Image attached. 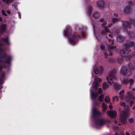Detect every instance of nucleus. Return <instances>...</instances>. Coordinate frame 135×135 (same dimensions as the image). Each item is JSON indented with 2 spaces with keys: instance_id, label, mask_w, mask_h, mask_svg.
Listing matches in <instances>:
<instances>
[{
  "instance_id": "25",
  "label": "nucleus",
  "mask_w": 135,
  "mask_h": 135,
  "mask_svg": "<svg viewBox=\"0 0 135 135\" xmlns=\"http://www.w3.org/2000/svg\"><path fill=\"white\" fill-rule=\"evenodd\" d=\"M128 81L130 84H132L133 82V81L132 79H130Z\"/></svg>"
},
{
  "instance_id": "30",
  "label": "nucleus",
  "mask_w": 135,
  "mask_h": 135,
  "mask_svg": "<svg viewBox=\"0 0 135 135\" xmlns=\"http://www.w3.org/2000/svg\"><path fill=\"white\" fill-rule=\"evenodd\" d=\"M105 33L108 32L109 30L108 29L106 28H105Z\"/></svg>"
},
{
  "instance_id": "8",
  "label": "nucleus",
  "mask_w": 135,
  "mask_h": 135,
  "mask_svg": "<svg viewBox=\"0 0 135 135\" xmlns=\"http://www.w3.org/2000/svg\"><path fill=\"white\" fill-rule=\"evenodd\" d=\"M100 113L96 108H94L92 109V114L93 116L100 115Z\"/></svg>"
},
{
  "instance_id": "47",
  "label": "nucleus",
  "mask_w": 135,
  "mask_h": 135,
  "mask_svg": "<svg viewBox=\"0 0 135 135\" xmlns=\"http://www.w3.org/2000/svg\"><path fill=\"white\" fill-rule=\"evenodd\" d=\"M130 103L131 104H132L133 103V102L132 101H131L130 102Z\"/></svg>"
},
{
  "instance_id": "48",
  "label": "nucleus",
  "mask_w": 135,
  "mask_h": 135,
  "mask_svg": "<svg viewBox=\"0 0 135 135\" xmlns=\"http://www.w3.org/2000/svg\"><path fill=\"white\" fill-rule=\"evenodd\" d=\"M2 18L1 17H0V21H2Z\"/></svg>"
},
{
  "instance_id": "35",
  "label": "nucleus",
  "mask_w": 135,
  "mask_h": 135,
  "mask_svg": "<svg viewBox=\"0 0 135 135\" xmlns=\"http://www.w3.org/2000/svg\"><path fill=\"white\" fill-rule=\"evenodd\" d=\"M2 80L1 78L0 79V83H2Z\"/></svg>"
},
{
  "instance_id": "34",
  "label": "nucleus",
  "mask_w": 135,
  "mask_h": 135,
  "mask_svg": "<svg viewBox=\"0 0 135 135\" xmlns=\"http://www.w3.org/2000/svg\"><path fill=\"white\" fill-rule=\"evenodd\" d=\"M109 107L110 109H112V107L111 105H110L109 106Z\"/></svg>"
},
{
  "instance_id": "32",
  "label": "nucleus",
  "mask_w": 135,
  "mask_h": 135,
  "mask_svg": "<svg viewBox=\"0 0 135 135\" xmlns=\"http://www.w3.org/2000/svg\"><path fill=\"white\" fill-rule=\"evenodd\" d=\"M121 105L122 106H124L125 105V103H121Z\"/></svg>"
},
{
  "instance_id": "4",
  "label": "nucleus",
  "mask_w": 135,
  "mask_h": 135,
  "mask_svg": "<svg viewBox=\"0 0 135 135\" xmlns=\"http://www.w3.org/2000/svg\"><path fill=\"white\" fill-rule=\"evenodd\" d=\"M102 89L100 88L99 89L98 92L97 94L94 93L92 91H91V99H93L96 98L99 94L102 93Z\"/></svg>"
},
{
  "instance_id": "31",
  "label": "nucleus",
  "mask_w": 135,
  "mask_h": 135,
  "mask_svg": "<svg viewBox=\"0 0 135 135\" xmlns=\"http://www.w3.org/2000/svg\"><path fill=\"white\" fill-rule=\"evenodd\" d=\"M107 22H104L103 24L104 26H105L107 24Z\"/></svg>"
},
{
  "instance_id": "14",
  "label": "nucleus",
  "mask_w": 135,
  "mask_h": 135,
  "mask_svg": "<svg viewBox=\"0 0 135 135\" xmlns=\"http://www.w3.org/2000/svg\"><path fill=\"white\" fill-rule=\"evenodd\" d=\"M2 41H4L6 42L7 44H9V42L8 40V38L7 37L5 39H3L2 40Z\"/></svg>"
},
{
  "instance_id": "6",
  "label": "nucleus",
  "mask_w": 135,
  "mask_h": 135,
  "mask_svg": "<svg viewBox=\"0 0 135 135\" xmlns=\"http://www.w3.org/2000/svg\"><path fill=\"white\" fill-rule=\"evenodd\" d=\"M121 74L122 75H129L130 74H129V71L128 70H127L126 68H122L121 71Z\"/></svg>"
},
{
  "instance_id": "44",
  "label": "nucleus",
  "mask_w": 135,
  "mask_h": 135,
  "mask_svg": "<svg viewBox=\"0 0 135 135\" xmlns=\"http://www.w3.org/2000/svg\"><path fill=\"white\" fill-rule=\"evenodd\" d=\"M118 61L119 62H121V61H120L119 59L118 60Z\"/></svg>"
},
{
  "instance_id": "37",
  "label": "nucleus",
  "mask_w": 135,
  "mask_h": 135,
  "mask_svg": "<svg viewBox=\"0 0 135 135\" xmlns=\"http://www.w3.org/2000/svg\"><path fill=\"white\" fill-rule=\"evenodd\" d=\"M94 23H95V22H93H93H92V24L93 25V27H94Z\"/></svg>"
},
{
  "instance_id": "9",
  "label": "nucleus",
  "mask_w": 135,
  "mask_h": 135,
  "mask_svg": "<svg viewBox=\"0 0 135 135\" xmlns=\"http://www.w3.org/2000/svg\"><path fill=\"white\" fill-rule=\"evenodd\" d=\"M104 2L103 1H99L98 3L99 6L102 7L104 6Z\"/></svg>"
},
{
  "instance_id": "28",
  "label": "nucleus",
  "mask_w": 135,
  "mask_h": 135,
  "mask_svg": "<svg viewBox=\"0 0 135 135\" xmlns=\"http://www.w3.org/2000/svg\"><path fill=\"white\" fill-rule=\"evenodd\" d=\"M2 13L3 15H4L5 16L7 15V14L5 13L4 11L3 10L2 11Z\"/></svg>"
},
{
  "instance_id": "41",
  "label": "nucleus",
  "mask_w": 135,
  "mask_h": 135,
  "mask_svg": "<svg viewBox=\"0 0 135 135\" xmlns=\"http://www.w3.org/2000/svg\"><path fill=\"white\" fill-rule=\"evenodd\" d=\"M4 73H3L2 74V77H3L4 76Z\"/></svg>"
},
{
  "instance_id": "1",
  "label": "nucleus",
  "mask_w": 135,
  "mask_h": 135,
  "mask_svg": "<svg viewBox=\"0 0 135 135\" xmlns=\"http://www.w3.org/2000/svg\"><path fill=\"white\" fill-rule=\"evenodd\" d=\"M129 108H128L127 110L124 109L121 111L120 113L119 118L121 121L124 123L126 121V118L129 113Z\"/></svg>"
},
{
  "instance_id": "20",
  "label": "nucleus",
  "mask_w": 135,
  "mask_h": 135,
  "mask_svg": "<svg viewBox=\"0 0 135 135\" xmlns=\"http://www.w3.org/2000/svg\"><path fill=\"white\" fill-rule=\"evenodd\" d=\"M103 111H105L107 108V106L104 103H103Z\"/></svg>"
},
{
  "instance_id": "57",
  "label": "nucleus",
  "mask_w": 135,
  "mask_h": 135,
  "mask_svg": "<svg viewBox=\"0 0 135 135\" xmlns=\"http://www.w3.org/2000/svg\"><path fill=\"white\" fill-rule=\"evenodd\" d=\"M131 68L132 69H134V68Z\"/></svg>"
},
{
  "instance_id": "45",
  "label": "nucleus",
  "mask_w": 135,
  "mask_h": 135,
  "mask_svg": "<svg viewBox=\"0 0 135 135\" xmlns=\"http://www.w3.org/2000/svg\"><path fill=\"white\" fill-rule=\"evenodd\" d=\"M131 99H133V97L132 96H131L130 97Z\"/></svg>"
},
{
  "instance_id": "23",
  "label": "nucleus",
  "mask_w": 135,
  "mask_h": 135,
  "mask_svg": "<svg viewBox=\"0 0 135 135\" xmlns=\"http://www.w3.org/2000/svg\"><path fill=\"white\" fill-rule=\"evenodd\" d=\"M124 93V91L123 90L121 91L119 93V94L121 96V98H123V94Z\"/></svg>"
},
{
  "instance_id": "49",
  "label": "nucleus",
  "mask_w": 135,
  "mask_h": 135,
  "mask_svg": "<svg viewBox=\"0 0 135 135\" xmlns=\"http://www.w3.org/2000/svg\"><path fill=\"white\" fill-rule=\"evenodd\" d=\"M133 109H135V106L134 107H133Z\"/></svg>"
},
{
  "instance_id": "5",
  "label": "nucleus",
  "mask_w": 135,
  "mask_h": 135,
  "mask_svg": "<svg viewBox=\"0 0 135 135\" xmlns=\"http://www.w3.org/2000/svg\"><path fill=\"white\" fill-rule=\"evenodd\" d=\"M103 70V69L102 66H97L96 68H95L94 70L95 73L97 74L102 72Z\"/></svg>"
},
{
  "instance_id": "17",
  "label": "nucleus",
  "mask_w": 135,
  "mask_h": 135,
  "mask_svg": "<svg viewBox=\"0 0 135 135\" xmlns=\"http://www.w3.org/2000/svg\"><path fill=\"white\" fill-rule=\"evenodd\" d=\"M110 98L108 96H107L105 97V100L106 102L109 103L110 102Z\"/></svg>"
},
{
  "instance_id": "43",
  "label": "nucleus",
  "mask_w": 135,
  "mask_h": 135,
  "mask_svg": "<svg viewBox=\"0 0 135 135\" xmlns=\"http://www.w3.org/2000/svg\"><path fill=\"white\" fill-rule=\"evenodd\" d=\"M2 68V66L0 65V70H1Z\"/></svg>"
},
{
  "instance_id": "7",
  "label": "nucleus",
  "mask_w": 135,
  "mask_h": 135,
  "mask_svg": "<svg viewBox=\"0 0 135 135\" xmlns=\"http://www.w3.org/2000/svg\"><path fill=\"white\" fill-rule=\"evenodd\" d=\"M108 114L109 117L111 118H113L115 117L117 115V113L115 111H111L107 112Z\"/></svg>"
},
{
  "instance_id": "55",
  "label": "nucleus",
  "mask_w": 135,
  "mask_h": 135,
  "mask_svg": "<svg viewBox=\"0 0 135 135\" xmlns=\"http://www.w3.org/2000/svg\"><path fill=\"white\" fill-rule=\"evenodd\" d=\"M107 57H106V56H105V57L106 58H107Z\"/></svg>"
},
{
  "instance_id": "58",
  "label": "nucleus",
  "mask_w": 135,
  "mask_h": 135,
  "mask_svg": "<svg viewBox=\"0 0 135 135\" xmlns=\"http://www.w3.org/2000/svg\"><path fill=\"white\" fill-rule=\"evenodd\" d=\"M135 135V134H134V135Z\"/></svg>"
},
{
  "instance_id": "50",
  "label": "nucleus",
  "mask_w": 135,
  "mask_h": 135,
  "mask_svg": "<svg viewBox=\"0 0 135 135\" xmlns=\"http://www.w3.org/2000/svg\"><path fill=\"white\" fill-rule=\"evenodd\" d=\"M111 25H111V24H110V25H109V27H110V26H111Z\"/></svg>"
},
{
  "instance_id": "40",
  "label": "nucleus",
  "mask_w": 135,
  "mask_h": 135,
  "mask_svg": "<svg viewBox=\"0 0 135 135\" xmlns=\"http://www.w3.org/2000/svg\"><path fill=\"white\" fill-rule=\"evenodd\" d=\"M100 21L101 22H103L104 21L103 19H102L100 20Z\"/></svg>"
},
{
  "instance_id": "22",
  "label": "nucleus",
  "mask_w": 135,
  "mask_h": 135,
  "mask_svg": "<svg viewBox=\"0 0 135 135\" xmlns=\"http://www.w3.org/2000/svg\"><path fill=\"white\" fill-rule=\"evenodd\" d=\"M3 1L7 4H8L11 2V0H3Z\"/></svg>"
},
{
  "instance_id": "11",
  "label": "nucleus",
  "mask_w": 135,
  "mask_h": 135,
  "mask_svg": "<svg viewBox=\"0 0 135 135\" xmlns=\"http://www.w3.org/2000/svg\"><path fill=\"white\" fill-rule=\"evenodd\" d=\"M130 9L131 8L130 7H127L124 8V12L125 13H127L130 11Z\"/></svg>"
},
{
  "instance_id": "13",
  "label": "nucleus",
  "mask_w": 135,
  "mask_h": 135,
  "mask_svg": "<svg viewBox=\"0 0 135 135\" xmlns=\"http://www.w3.org/2000/svg\"><path fill=\"white\" fill-rule=\"evenodd\" d=\"M6 26L4 24H2L1 25V29L2 31H4L6 29Z\"/></svg>"
},
{
  "instance_id": "42",
  "label": "nucleus",
  "mask_w": 135,
  "mask_h": 135,
  "mask_svg": "<svg viewBox=\"0 0 135 135\" xmlns=\"http://www.w3.org/2000/svg\"><path fill=\"white\" fill-rule=\"evenodd\" d=\"M96 35H95V36H96V37H97V39H98L99 38L97 37V35H99V34H96Z\"/></svg>"
},
{
  "instance_id": "53",
  "label": "nucleus",
  "mask_w": 135,
  "mask_h": 135,
  "mask_svg": "<svg viewBox=\"0 0 135 135\" xmlns=\"http://www.w3.org/2000/svg\"><path fill=\"white\" fill-rule=\"evenodd\" d=\"M111 34H109V36H110Z\"/></svg>"
},
{
  "instance_id": "52",
  "label": "nucleus",
  "mask_w": 135,
  "mask_h": 135,
  "mask_svg": "<svg viewBox=\"0 0 135 135\" xmlns=\"http://www.w3.org/2000/svg\"><path fill=\"white\" fill-rule=\"evenodd\" d=\"M115 123H117V121H115Z\"/></svg>"
},
{
  "instance_id": "24",
  "label": "nucleus",
  "mask_w": 135,
  "mask_h": 135,
  "mask_svg": "<svg viewBox=\"0 0 135 135\" xmlns=\"http://www.w3.org/2000/svg\"><path fill=\"white\" fill-rule=\"evenodd\" d=\"M128 120L129 122L130 123H132L134 121V119L133 118H131L130 119H128Z\"/></svg>"
},
{
  "instance_id": "38",
  "label": "nucleus",
  "mask_w": 135,
  "mask_h": 135,
  "mask_svg": "<svg viewBox=\"0 0 135 135\" xmlns=\"http://www.w3.org/2000/svg\"><path fill=\"white\" fill-rule=\"evenodd\" d=\"M126 135H129V133L127 132H126Z\"/></svg>"
},
{
  "instance_id": "18",
  "label": "nucleus",
  "mask_w": 135,
  "mask_h": 135,
  "mask_svg": "<svg viewBox=\"0 0 135 135\" xmlns=\"http://www.w3.org/2000/svg\"><path fill=\"white\" fill-rule=\"evenodd\" d=\"M114 86L115 88L116 89H119L120 87V86L118 84L116 83L114 84Z\"/></svg>"
},
{
  "instance_id": "33",
  "label": "nucleus",
  "mask_w": 135,
  "mask_h": 135,
  "mask_svg": "<svg viewBox=\"0 0 135 135\" xmlns=\"http://www.w3.org/2000/svg\"><path fill=\"white\" fill-rule=\"evenodd\" d=\"M18 15L19 16V18L20 19L21 18V14L20 12H18Z\"/></svg>"
},
{
  "instance_id": "46",
  "label": "nucleus",
  "mask_w": 135,
  "mask_h": 135,
  "mask_svg": "<svg viewBox=\"0 0 135 135\" xmlns=\"http://www.w3.org/2000/svg\"><path fill=\"white\" fill-rule=\"evenodd\" d=\"M108 48H110V49H112L113 48L112 47H109Z\"/></svg>"
},
{
  "instance_id": "10",
  "label": "nucleus",
  "mask_w": 135,
  "mask_h": 135,
  "mask_svg": "<svg viewBox=\"0 0 135 135\" xmlns=\"http://www.w3.org/2000/svg\"><path fill=\"white\" fill-rule=\"evenodd\" d=\"M99 14L97 12H95L93 15V16L95 18H98L99 16Z\"/></svg>"
},
{
  "instance_id": "21",
  "label": "nucleus",
  "mask_w": 135,
  "mask_h": 135,
  "mask_svg": "<svg viewBox=\"0 0 135 135\" xmlns=\"http://www.w3.org/2000/svg\"><path fill=\"white\" fill-rule=\"evenodd\" d=\"M104 123V121L103 119H101L99 120V125H101L103 124Z\"/></svg>"
},
{
  "instance_id": "26",
  "label": "nucleus",
  "mask_w": 135,
  "mask_h": 135,
  "mask_svg": "<svg viewBox=\"0 0 135 135\" xmlns=\"http://www.w3.org/2000/svg\"><path fill=\"white\" fill-rule=\"evenodd\" d=\"M100 48L102 50H104L105 49V47L103 45H102L100 46Z\"/></svg>"
},
{
  "instance_id": "36",
  "label": "nucleus",
  "mask_w": 135,
  "mask_h": 135,
  "mask_svg": "<svg viewBox=\"0 0 135 135\" xmlns=\"http://www.w3.org/2000/svg\"><path fill=\"white\" fill-rule=\"evenodd\" d=\"M7 13L8 14H10V12L9 11H7Z\"/></svg>"
},
{
  "instance_id": "54",
  "label": "nucleus",
  "mask_w": 135,
  "mask_h": 135,
  "mask_svg": "<svg viewBox=\"0 0 135 135\" xmlns=\"http://www.w3.org/2000/svg\"><path fill=\"white\" fill-rule=\"evenodd\" d=\"M119 125H120V124H119Z\"/></svg>"
},
{
  "instance_id": "19",
  "label": "nucleus",
  "mask_w": 135,
  "mask_h": 135,
  "mask_svg": "<svg viewBox=\"0 0 135 135\" xmlns=\"http://www.w3.org/2000/svg\"><path fill=\"white\" fill-rule=\"evenodd\" d=\"M69 40L71 43L73 44H74L75 42L76 41L75 40V38L69 39Z\"/></svg>"
},
{
  "instance_id": "51",
  "label": "nucleus",
  "mask_w": 135,
  "mask_h": 135,
  "mask_svg": "<svg viewBox=\"0 0 135 135\" xmlns=\"http://www.w3.org/2000/svg\"><path fill=\"white\" fill-rule=\"evenodd\" d=\"M115 135H118V133H116Z\"/></svg>"
},
{
  "instance_id": "39",
  "label": "nucleus",
  "mask_w": 135,
  "mask_h": 135,
  "mask_svg": "<svg viewBox=\"0 0 135 135\" xmlns=\"http://www.w3.org/2000/svg\"><path fill=\"white\" fill-rule=\"evenodd\" d=\"M81 35L82 37H84L85 36V34H81Z\"/></svg>"
},
{
  "instance_id": "15",
  "label": "nucleus",
  "mask_w": 135,
  "mask_h": 135,
  "mask_svg": "<svg viewBox=\"0 0 135 135\" xmlns=\"http://www.w3.org/2000/svg\"><path fill=\"white\" fill-rule=\"evenodd\" d=\"M117 39L118 42H123V38L120 36H119L117 37Z\"/></svg>"
},
{
  "instance_id": "12",
  "label": "nucleus",
  "mask_w": 135,
  "mask_h": 135,
  "mask_svg": "<svg viewBox=\"0 0 135 135\" xmlns=\"http://www.w3.org/2000/svg\"><path fill=\"white\" fill-rule=\"evenodd\" d=\"M103 89L105 90L107 88H108L109 87L107 83L106 82H105L103 84Z\"/></svg>"
},
{
  "instance_id": "3",
  "label": "nucleus",
  "mask_w": 135,
  "mask_h": 135,
  "mask_svg": "<svg viewBox=\"0 0 135 135\" xmlns=\"http://www.w3.org/2000/svg\"><path fill=\"white\" fill-rule=\"evenodd\" d=\"M101 79L99 78H95L94 81L92 85L94 88L97 89L98 88L99 83L101 81Z\"/></svg>"
},
{
  "instance_id": "56",
  "label": "nucleus",
  "mask_w": 135,
  "mask_h": 135,
  "mask_svg": "<svg viewBox=\"0 0 135 135\" xmlns=\"http://www.w3.org/2000/svg\"><path fill=\"white\" fill-rule=\"evenodd\" d=\"M131 99V98H130V100H129V101H130V100Z\"/></svg>"
},
{
  "instance_id": "27",
  "label": "nucleus",
  "mask_w": 135,
  "mask_h": 135,
  "mask_svg": "<svg viewBox=\"0 0 135 135\" xmlns=\"http://www.w3.org/2000/svg\"><path fill=\"white\" fill-rule=\"evenodd\" d=\"M113 100L116 99L118 101V98L117 96H115V97H113Z\"/></svg>"
},
{
  "instance_id": "2",
  "label": "nucleus",
  "mask_w": 135,
  "mask_h": 135,
  "mask_svg": "<svg viewBox=\"0 0 135 135\" xmlns=\"http://www.w3.org/2000/svg\"><path fill=\"white\" fill-rule=\"evenodd\" d=\"M115 75L114 73L112 72L108 74L106 77L107 82L110 85L112 84L113 83L112 79L114 78Z\"/></svg>"
},
{
  "instance_id": "16",
  "label": "nucleus",
  "mask_w": 135,
  "mask_h": 135,
  "mask_svg": "<svg viewBox=\"0 0 135 135\" xmlns=\"http://www.w3.org/2000/svg\"><path fill=\"white\" fill-rule=\"evenodd\" d=\"M104 95L103 94H102L99 96V100L100 101H103Z\"/></svg>"
},
{
  "instance_id": "29",
  "label": "nucleus",
  "mask_w": 135,
  "mask_h": 135,
  "mask_svg": "<svg viewBox=\"0 0 135 135\" xmlns=\"http://www.w3.org/2000/svg\"><path fill=\"white\" fill-rule=\"evenodd\" d=\"M123 81V83L124 84H126L128 82L127 80L126 79H124Z\"/></svg>"
}]
</instances>
